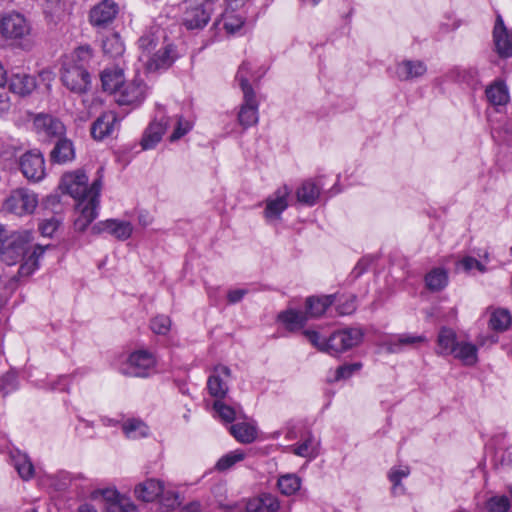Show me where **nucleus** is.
Wrapping results in <instances>:
<instances>
[{"instance_id":"nucleus-1","label":"nucleus","mask_w":512,"mask_h":512,"mask_svg":"<svg viewBox=\"0 0 512 512\" xmlns=\"http://www.w3.org/2000/svg\"><path fill=\"white\" fill-rule=\"evenodd\" d=\"M60 188L77 201L76 211L79 215L74 225L77 230L84 231L98 215L101 179L97 178L89 185L87 175L77 170L62 176Z\"/></svg>"},{"instance_id":"nucleus-2","label":"nucleus","mask_w":512,"mask_h":512,"mask_svg":"<svg viewBox=\"0 0 512 512\" xmlns=\"http://www.w3.org/2000/svg\"><path fill=\"white\" fill-rule=\"evenodd\" d=\"M32 240L30 231H16L6 237L0 246L1 260L5 265L20 264L17 274L11 276V281L29 277L38 268V260L44 250L40 246H33Z\"/></svg>"},{"instance_id":"nucleus-3","label":"nucleus","mask_w":512,"mask_h":512,"mask_svg":"<svg viewBox=\"0 0 512 512\" xmlns=\"http://www.w3.org/2000/svg\"><path fill=\"white\" fill-rule=\"evenodd\" d=\"M138 44L139 59L149 72L166 70L177 59L175 46L167 40L164 32L159 28L141 36Z\"/></svg>"},{"instance_id":"nucleus-4","label":"nucleus","mask_w":512,"mask_h":512,"mask_svg":"<svg viewBox=\"0 0 512 512\" xmlns=\"http://www.w3.org/2000/svg\"><path fill=\"white\" fill-rule=\"evenodd\" d=\"M61 81L71 92L82 94L89 88L90 75L83 65H77L72 61H63Z\"/></svg>"},{"instance_id":"nucleus-5","label":"nucleus","mask_w":512,"mask_h":512,"mask_svg":"<svg viewBox=\"0 0 512 512\" xmlns=\"http://www.w3.org/2000/svg\"><path fill=\"white\" fill-rule=\"evenodd\" d=\"M211 11V4L200 0H188L185 2L183 25L189 30L202 29L209 22Z\"/></svg>"},{"instance_id":"nucleus-6","label":"nucleus","mask_w":512,"mask_h":512,"mask_svg":"<svg viewBox=\"0 0 512 512\" xmlns=\"http://www.w3.org/2000/svg\"><path fill=\"white\" fill-rule=\"evenodd\" d=\"M38 205L37 195L24 188L11 192L4 202V209L18 216L31 214Z\"/></svg>"},{"instance_id":"nucleus-7","label":"nucleus","mask_w":512,"mask_h":512,"mask_svg":"<svg viewBox=\"0 0 512 512\" xmlns=\"http://www.w3.org/2000/svg\"><path fill=\"white\" fill-rule=\"evenodd\" d=\"M363 331L349 327L333 332L329 336L330 354L342 353L358 346L363 340Z\"/></svg>"},{"instance_id":"nucleus-8","label":"nucleus","mask_w":512,"mask_h":512,"mask_svg":"<svg viewBox=\"0 0 512 512\" xmlns=\"http://www.w3.org/2000/svg\"><path fill=\"white\" fill-rule=\"evenodd\" d=\"M241 79L244 101L238 113V122L246 129L258 123V102L251 85H247L245 78Z\"/></svg>"},{"instance_id":"nucleus-9","label":"nucleus","mask_w":512,"mask_h":512,"mask_svg":"<svg viewBox=\"0 0 512 512\" xmlns=\"http://www.w3.org/2000/svg\"><path fill=\"white\" fill-rule=\"evenodd\" d=\"M31 27L23 15L9 13L0 19V33L6 39H22L30 34Z\"/></svg>"},{"instance_id":"nucleus-10","label":"nucleus","mask_w":512,"mask_h":512,"mask_svg":"<svg viewBox=\"0 0 512 512\" xmlns=\"http://www.w3.org/2000/svg\"><path fill=\"white\" fill-rule=\"evenodd\" d=\"M291 190L288 186L284 185L279 187L265 200V209L263 212L264 218L268 222L276 221L281 218V214L289 206V196Z\"/></svg>"},{"instance_id":"nucleus-11","label":"nucleus","mask_w":512,"mask_h":512,"mask_svg":"<svg viewBox=\"0 0 512 512\" xmlns=\"http://www.w3.org/2000/svg\"><path fill=\"white\" fill-rule=\"evenodd\" d=\"M171 119L168 118L163 111H158L155 118L148 127L145 129L142 139L141 147L143 150H150L161 141Z\"/></svg>"},{"instance_id":"nucleus-12","label":"nucleus","mask_w":512,"mask_h":512,"mask_svg":"<svg viewBox=\"0 0 512 512\" xmlns=\"http://www.w3.org/2000/svg\"><path fill=\"white\" fill-rule=\"evenodd\" d=\"M33 127L39 137L44 139L61 138L66 131L64 124L49 114H37L33 120Z\"/></svg>"},{"instance_id":"nucleus-13","label":"nucleus","mask_w":512,"mask_h":512,"mask_svg":"<svg viewBox=\"0 0 512 512\" xmlns=\"http://www.w3.org/2000/svg\"><path fill=\"white\" fill-rule=\"evenodd\" d=\"M20 169L28 180H42L45 176V161L43 155L36 150L26 152L20 158Z\"/></svg>"},{"instance_id":"nucleus-14","label":"nucleus","mask_w":512,"mask_h":512,"mask_svg":"<svg viewBox=\"0 0 512 512\" xmlns=\"http://www.w3.org/2000/svg\"><path fill=\"white\" fill-rule=\"evenodd\" d=\"M147 87L142 80L135 79L131 82H124L115 99L119 105H138L146 97Z\"/></svg>"},{"instance_id":"nucleus-15","label":"nucleus","mask_w":512,"mask_h":512,"mask_svg":"<svg viewBox=\"0 0 512 512\" xmlns=\"http://www.w3.org/2000/svg\"><path fill=\"white\" fill-rule=\"evenodd\" d=\"M230 380V369L224 365L216 366L207 381L209 394L216 399H223L228 393Z\"/></svg>"},{"instance_id":"nucleus-16","label":"nucleus","mask_w":512,"mask_h":512,"mask_svg":"<svg viewBox=\"0 0 512 512\" xmlns=\"http://www.w3.org/2000/svg\"><path fill=\"white\" fill-rule=\"evenodd\" d=\"M155 367L153 354L145 350L133 352L128 359L127 373L135 377H147Z\"/></svg>"},{"instance_id":"nucleus-17","label":"nucleus","mask_w":512,"mask_h":512,"mask_svg":"<svg viewBox=\"0 0 512 512\" xmlns=\"http://www.w3.org/2000/svg\"><path fill=\"white\" fill-rule=\"evenodd\" d=\"M427 64L419 59H403L395 65V77L400 81H416L426 75Z\"/></svg>"},{"instance_id":"nucleus-18","label":"nucleus","mask_w":512,"mask_h":512,"mask_svg":"<svg viewBox=\"0 0 512 512\" xmlns=\"http://www.w3.org/2000/svg\"><path fill=\"white\" fill-rule=\"evenodd\" d=\"M119 127L115 112L108 111L100 115L92 124L91 135L96 140H102L114 133Z\"/></svg>"},{"instance_id":"nucleus-19","label":"nucleus","mask_w":512,"mask_h":512,"mask_svg":"<svg viewBox=\"0 0 512 512\" xmlns=\"http://www.w3.org/2000/svg\"><path fill=\"white\" fill-rule=\"evenodd\" d=\"M118 13V6L112 0H104L92 8L90 22L96 27H105L110 24Z\"/></svg>"},{"instance_id":"nucleus-20","label":"nucleus","mask_w":512,"mask_h":512,"mask_svg":"<svg viewBox=\"0 0 512 512\" xmlns=\"http://www.w3.org/2000/svg\"><path fill=\"white\" fill-rule=\"evenodd\" d=\"M494 43L499 56L512 57V31L508 30L501 16H498L494 26Z\"/></svg>"},{"instance_id":"nucleus-21","label":"nucleus","mask_w":512,"mask_h":512,"mask_svg":"<svg viewBox=\"0 0 512 512\" xmlns=\"http://www.w3.org/2000/svg\"><path fill=\"white\" fill-rule=\"evenodd\" d=\"M94 233L107 232L119 240L128 239L133 231L130 222L108 219L95 224L92 227Z\"/></svg>"},{"instance_id":"nucleus-22","label":"nucleus","mask_w":512,"mask_h":512,"mask_svg":"<svg viewBox=\"0 0 512 512\" xmlns=\"http://www.w3.org/2000/svg\"><path fill=\"white\" fill-rule=\"evenodd\" d=\"M319 448L320 441L311 432H306L300 442L290 447L294 455L309 460H313L319 455Z\"/></svg>"},{"instance_id":"nucleus-23","label":"nucleus","mask_w":512,"mask_h":512,"mask_svg":"<svg viewBox=\"0 0 512 512\" xmlns=\"http://www.w3.org/2000/svg\"><path fill=\"white\" fill-rule=\"evenodd\" d=\"M164 492V485L160 480L147 479L136 485L135 496L143 502H152Z\"/></svg>"},{"instance_id":"nucleus-24","label":"nucleus","mask_w":512,"mask_h":512,"mask_svg":"<svg viewBox=\"0 0 512 512\" xmlns=\"http://www.w3.org/2000/svg\"><path fill=\"white\" fill-rule=\"evenodd\" d=\"M459 342L456 332L452 328L443 326L437 335L436 353L442 356H451Z\"/></svg>"},{"instance_id":"nucleus-25","label":"nucleus","mask_w":512,"mask_h":512,"mask_svg":"<svg viewBox=\"0 0 512 512\" xmlns=\"http://www.w3.org/2000/svg\"><path fill=\"white\" fill-rule=\"evenodd\" d=\"M36 88V80L26 73H14L9 80V90L19 96H27Z\"/></svg>"},{"instance_id":"nucleus-26","label":"nucleus","mask_w":512,"mask_h":512,"mask_svg":"<svg viewBox=\"0 0 512 512\" xmlns=\"http://www.w3.org/2000/svg\"><path fill=\"white\" fill-rule=\"evenodd\" d=\"M336 295L311 296L306 299V315L309 318H318L325 313L327 308L334 304Z\"/></svg>"},{"instance_id":"nucleus-27","label":"nucleus","mask_w":512,"mask_h":512,"mask_svg":"<svg viewBox=\"0 0 512 512\" xmlns=\"http://www.w3.org/2000/svg\"><path fill=\"white\" fill-rule=\"evenodd\" d=\"M485 94L488 102L494 107L506 106L510 99L508 88L502 80L491 83Z\"/></svg>"},{"instance_id":"nucleus-28","label":"nucleus","mask_w":512,"mask_h":512,"mask_svg":"<svg viewBox=\"0 0 512 512\" xmlns=\"http://www.w3.org/2000/svg\"><path fill=\"white\" fill-rule=\"evenodd\" d=\"M102 87L109 93H117L125 82L123 70L119 67L107 68L101 73Z\"/></svg>"},{"instance_id":"nucleus-29","label":"nucleus","mask_w":512,"mask_h":512,"mask_svg":"<svg viewBox=\"0 0 512 512\" xmlns=\"http://www.w3.org/2000/svg\"><path fill=\"white\" fill-rule=\"evenodd\" d=\"M278 320L287 330L294 332L305 326L308 317L305 312L288 309L279 313Z\"/></svg>"},{"instance_id":"nucleus-30","label":"nucleus","mask_w":512,"mask_h":512,"mask_svg":"<svg viewBox=\"0 0 512 512\" xmlns=\"http://www.w3.org/2000/svg\"><path fill=\"white\" fill-rule=\"evenodd\" d=\"M230 433L240 443L250 444L258 436V429L254 423L240 422L230 426Z\"/></svg>"},{"instance_id":"nucleus-31","label":"nucleus","mask_w":512,"mask_h":512,"mask_svg":"<svg viewBox=\"0 0 512 512\" xmlns=\"http://www.w3.org/2000/svg\"><path fill=\"white\" fill-rule=\"evenodd\" d=\"M75 158L73 144L68 139H59L50 153V159L53 163L65 164Z\"/></svg>"},{"instance_id":"nucleus-32","label":"nucleus","mask_w":512,"mask_h":512,"mask_svg":"<svg viewBox=\"0 0 512 512\" xmlns=\"http://www.w3.org/2000/svg\"><path fill=\"white\" fill-rule=\"evenodd\" d=\"M451 356L463 365L473 366L478 361V347L471 342L460 341Z\"/></svg>"},{"instance_id":"nucleus-33","label":"nucleus","mask_w":512,"mask_h":512,"mask_svg":"<svg viewBox=\"0 0 512 512\" xmlns=\"http://www.w3.org/2000/svg\"><path fill=\"white\" fill-rule=\"evenodd\" d=\"M11 463L18 472L19 476L27 481L34 475V466L29 457L19 450L12 451L10 454Z\"/></svg>"},{"instance_id":"nucleus-34","label":"nucleus","mask_w":512,"mask_h":512,"mask_svg":"<svg viewBox=\"0 0 512 512\" xmlns=\"http://www.w3.org/2000/svg\"><path fill=\"white\" fill-rule=\"evenodd\" d=\"M426 341V337L422 335L400 334L388 340L387 348L391 353H398L406 346L412 347Z\"/></svg>"},{"instance_id":"nucleus-35","label":"nucleus","mask_w":512,"mask_h":512,"mask_svg":"<svg viewBox=\"0 0 512 512\" xmlns=\"http://www.w3.org/2000/svg\"><path fill=\"white\" fill-rule=\"evenodd\" d=\"M319 195V186L311 180L304 181L296 191L297 200L307 206L314 205Z\"/></svg>"},{"instance_id":"nucleus-36","label":"nucleus","mask_w":512,"mask_h":512,"mask_svg":"<svg viewBox=\"0 0 512 512\" xmlns=\"http://www.w3.org/2000/svg\"><path fill=\"white\" fill-rule=\"evenodd\" d=\"M122 431L128 439L137 440L149 435V427L140 419H127L122 423Z\"/></svg>"},{"instance_id":"nucleus-37","label":"nucleus","mask_w":512,"mask_h":512,"mask_svg":"<svg viewBox=\"0 0 512 512\" xmlns=\"http://www.w3.org/2000/svg\"><path fill=\"white\" fill-rule=\"evenodd\" d=\"M301 483V478L297 474L287 473L279 476L277 487L281 494L291 496L299 491Z\"/></svg>"},{"instance_id":"nucleus-38","label":"nucleus","mask_w":512,"mask_h":512,"mask_svg":"<svg viewBox=\"0 0 512 512\" xmlns=\"http://www.w3.org/2000/svg\"><path fill=\"white\" fill-rule=\"evenodd\" d=\"M216 25H222L227 34L234 35L240 29H242L244 25V19L240 14L227 10L222 14L221 19L216 22Z\"/></svg>"},{"instance_id":"nucleus-39","label":"nucleus","mask_w":512,"mask_h":512,"mask_svg":"<svg viewBox=\"0 0 512 512\" xmlns=\"http://www.w3.org/2000/svg\"><path fill=\"white\" fill-rule=\"evenodd\" d=\"M426 287L431 291H440L448 284V275L442 268H434L425 276Z\"/></svg>"},{"instance_id":"nucleus-40","label":"nucleus","mask_w":512,"mask_h":512,"mask_svg":"<svg viewBox=\"0 0 512 512\" xmlns=\"http://www.w3.org/2000/svg\"><path fill=\"white\" fill-rule=\"evenodd\" d=\"M102 48L105 54L116 58L125 51V46L117 33H111L102 41Z\"/></svg>"},{"instance_id":"nucleus-41","label":"nucleus","mask_w":512,"mask_h":512,"mask_svg":"<svg viewBox=\"0 0 512 512\" xmlns=\"http://www.w3.org/2000/svg\"><path fill=\"white\" fill-rule=\"evenodd\" d=\"M410 469L408 466H397L391 468L388 474V478L392 483V492L394 494L404 493V486L401 484V480L408 477Z\"/></svg>"},{"instance_id":"nucleus-42","label":"nucleus","mask_w":512,"mask_h":512,"mask_svg":"<svg viewBox=\"0 0 512 512\" xmlns=\"http://www.w3.org/2000/svg\"><path fill=\"white\" fill-rule=\"evenodd\" d=\"M246 458V453L242 449H236L223 455L216 463V469L218 471H227L231 469L237 463L243 461Z\"/></svg>"},{"instance_id":"nucleus-43","label":"nucleus","mask_w":512,"mask_h":512,"mask_svg":"<svg viewBox=\"0 0 512 512\" xmlns=\"http://www.w3.org/2000/svg\"><path fill=\"white\" fill-rule=\"evenodd\" d=\"M511 323V316L506 309H495L490 316L489 325L495 331L506 330Z\"/></svg>"},{"instance_id":"nucleus-44","label":"nucleus","mask_w":512,"mask_h":512,"mask_svg":"<svg viewBox=\"0 0 512 512\" xmlns=\"http://www.w3.org/2000/svg\"><path fill=\"white\" fill-rule=\"evenodd\" d=\"M193 127V123L185 119L182 116H176L174 119V130L170 136V141L175 142L185 136L189 131H191Z\"/></svg>"},{"instance_id":"nucleus-45","label":"nucleus","mask_w":512,"mask_h":512,"mask_svg":"<svg viewBox=\"0 0 512 512\" xmlns=\"http://www.w3.org/2000/svg\"><path fill=\"white\" fill-rule=\"evenodd\" d=\"M92 58V50L88 46H81L74 50L70 56H66L63 61H72L77 65H85Z\"/></svg>"},{"instance_id":"nucleus-46","label":"nucleus","mask_w":512,"mask_h":512,"mask_svg":"<svg viewBox=\"0 0 512 512\" xmlns=\"http://www.w3.org/2000/svg\"><path fill=\"white\" fill-rule=\"evenodd\" d=\"M213 408L220 419L225 422L231 423L236 418V411L233 407L225 404L222 399H216Z\"/></svg>"},{"instance_id":"nucleus-47","label":"nucleus","mask_w":512,"mask_h":512,"mask_svg":"<svg viewBox=\"0 0 512 512\" xmlns=\"http://www.w3.org/2000/svg\"><path fill=\"white\" fill-rule=\"evenodd\" d=\"M303 334L308 339V341L318 350L330 353L329 338H323L317 331L310 329L304 330Z\"/></svg>"},{"instance_id":"nucleus-48","label":"nucleus","mask_w":512,"mask_h":512,"mask_svg":"<svg viewBox=\"0 0 512 512\" xmlns=\"http://www.w3.org/2000/svg\"><path fill=\"white\" fill-rule=\"evenodd\" d=\"M336 310L339 315H350L356 310V300L353 295L335 299Z\"/></svg>"},{"instance_id":"nucleus-49","label":"nucleus","mask_w":512,"mask_h":512,"mask_svg":"<svg viewBox=\"0 0 512 512\" xmlns=\"http://www.w3.org/2000/svg\"><path fill=\"white\" fill-rule=\"evenodd\" d=\"M362 368V364L360 362L357 363H347L342 366H339L335 370V375L332 381H340L346 380L350 378L353 374L358 372Z\"/></svg>"},{"instance_id":"nucleus-50","label":"nucleus","mask_w":512,"mask_h":512,"mask_svg":"<svg viewBox=\"0 0 512 512\" xmlns=\"http://www.w3.org/2000/svg\"><path fill=\"white\" fill-rule=\"evenodd\" d=\"M151 330L158 335H166L171 329V320L168 316L158 315L151 320Z\"/></svg>"},{"instance_id":"nucleus-51","label":"nucleus","mask_w":512,"mask_h":512,"mask_svg":"<svg viewBox=\"0 0 512 512\" xmlns=\"http://www.w3.org/2000/svg\"><path fill=\"white\" fill-rule=\"evenodd\" d=\"M107 512H138L136 505L127 497L122 496L118 501L109 504Z\"/></svg>"},{"instance_id":"nucleus-52","label":"nucleus","mask_w":512,"mask_h":512,"mask_svg":"<svg viewBox=\"0 0 512 512\" xmlns=\"http://www.w3.org/2000/svg\"><path fill=\"white\" fill-rule=\"evenodd\" d=\"M509 507V500L503 495L493 496L486 501V509L488 512H506Z\"/></svg>"},{"instance_id":"nucleus-53","label":"nucleus","mask_w":512,"mask_h":512,"mask_svg":"<svg viewBox=\"0 0 512 512\" xmlns=\"http://www.w3.org/2000/svg\"><path fill=\"white\" fill-rule=\"evenodd\" d=\"M490 122L492 124V136L496 140L499 141H508L510 137H512V119L510 124L507 127H502L500 125H496L494 120L489 116Z\"/></svg>"},{"instance_id":"nucleus-54","label":"nucleus","mask_w":512,"mask_h":512,"mask_svg":"<svg viewBox=\"0 0 512 512\" xmlns=\"http://www.w3.org/2000/svg\"><path fill=\"white\" fill-rule=\"evenodd\" d=\"M259 498L262 505V512H277L280 508V502L274 495L261 494Z\"/></svg>"},{"instance_id":"nucleus-55","label":"nucleus","mask_w":512,"mask_h":512,"mask_svg":"<svg viewBox=\"0 0 512 512\" xmlns=\"http://www.w3.org/2000/svg\"><path fill=\"white\" fill-rule=\"evenodd\" d=\"M457 268L463 269L464 271H467V272L471 271L473 269H477L478 271H480L482 273L486 271L485 266L481 262H479L477 259L470 257V256L462 258L458 262Z\"/></svg>"},{"instance_id":"nucleus-56","label":"nucleus","mask_w":512,"mask_h":512,"mask_svg":"<svg viewBox=\"0 0 512 512\" xmlns=\"http://www.w3.org/2000/svg\"><path fill=\"white\" fill-rule=\"evenodd\" d=\"M60 221L55 217L43 220L39 224V230L43 236H52L53 233L58 229Z\"/></svg>"},{"instance_id":"nucleus-57","label":"nucleus","mask_w":512,"mask_h":512,"mask_svg":"<svg viewBox=\"0 0 512 512\" xmlns=\"http://www.w3.org/2000/svg\"><path fill=\"white\" fill-rule=\"evenodd\" d=\"M17 387V375L14 372H8L1 378V389L4 394H8Z\"/></svg>"},{"instance_id":"nucleus-58","label":"nucleus","mask_w":512,"mask_h":512,"mask_svg":"<svg viewBox=\"0 0 512 512\" xmlns=\"http://www.w3.org/2000/svg\"><path fill=\"white\" fill-rule=\"evenodd\" d=\"M160 497L161 503L169 509H172L179 504L178 494L173 490L166 489L165 487L164 492L160 495Z\"/></svg>"},{"instance_id":"nucleus-59","label":"nucleus","mask_w":512,"mask_h":512,"mask_svg":"<svg viewBox=\"0 0 512 512\" xmlns=\"http://www.w3.org/2000/svg\"><path fill=\"white\" fill-rule=\"evenodd\" d=\"M250 72H251V65L250 63L248 62H243L241 64V66L239 67L238 69V72L236 74V79L239 81L240 83V86L242 87V77L240 76H243V78L246 79V83L247 85H250L249 81H250Z\"/></svg>"},{"instance_id":"nucleus-60","label":"nucleus","mask_w":512,"mask_h":512,"mask_svg":"<svg viewBox=\"0 0 512 512\" xmlns=\"http://www.w3.org/2000/svg\"><path fill=\"white\" fill-rule=\"evenodd\" d=\"M101 495L107 501V506L109 504H112V503L118 501L122 497V495H120L117 492V490L112 489V488H107V489L102 490Z\"/></svg>"},{"instance_id":"nucleus-61","label":"nucleus","mask_w":512,"mask_h":512,"mask_svg":"<svg viewBox=\"0 0 512 512\" xmlns=\"http://www.w3.org/2000/svg\"><path fill=\"white\" fill-rule=\"evenodd\" d=\"M247 290L245 289H234L228 292L227 298L229 303L235 304L242 300V298L246 295Z\"/></svg>"},{"instance_id":"nucleus-62","label":"nucleus","mask_w":512,"mask_h":512,"mask_svg":"<svg viewBox=\"0 0 512 512\" xmlns=\"http://www.w3.org/2000/svg\"><path fill=\"white\" fill-rule=\"evenodd\" d=\"M247 512H262V505L260 503V498L254 497L250 499L246 504Z\"/></svg>"},{"instance_id":"nucleus-63","label":"nucleus","mask_w":512,"mask_h":512,"mask_svg":"<svg viewBox=\"0 0 512 512\" xmlns=\"http://www.w3.org/2000/svg\"><path fill=\"white\" fill-rule=\"evenodd\" d=\"M7 82V73L2 64L0 63V87L4 86Z\"/></svg>"},{"instance_id":"nucleus-64","label":"nucleus","mask_w":512,"mask_h":512,"mask_svg":"<svg viewBox=\"0 0 512 512\" xmlns=\"http://www.w3.org/2000/svg\"><path fill=\"white\" fill-rule=\"evenodd\" d=\"M78 512H97L91 505L84 504L78 509Z\"/></svg>"}]
</instances>
